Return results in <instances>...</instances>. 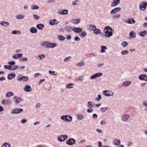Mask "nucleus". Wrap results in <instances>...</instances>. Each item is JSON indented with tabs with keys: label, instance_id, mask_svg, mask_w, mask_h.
Masks as SVG:
<instances>
[{
	"label": "nucleus",
	"instance_id": "f257e3e1",
	"mask_svg": "<svg viewBox=\"0 0 147 147\" xmlns=\"http://www.w3.org/2000/svg\"><path fill=\"white\" fill-rule=\"evenodd\" d=\"M114 30L109 26H106L104 30V32L105 33V37H111L112 35Z\"/></svg>",
	"mask_w": 147,
	"mask_h": 147
},
{
	"label": "nucleus",
	"instance_id": "f03ea898",
	"mask_svg": "<svg viewBox=\"0 0 147 147\" xmlns=\"http://www.w3.org/2000/svg\"><path fill=\"white\" fill-rule=\"evenodd\" d=\"M61 118L62 120H65L67 122H70L72 120V117L68 115L62 116L61 117Z\"/></svg>",
	"mask_w": 147,
	"mask_h": 147
},
{
	"label": "nucleus",
	"instance_id": "7ed1b4c3",
	"mask_svg": "<svg viewBox=\"0 0 147 147\" xmlns=\"http://www.w3.org/2000/svg\"><path fill=\"white\" fill-rule=\"evenodd\" d=\"M23 109L21 108H15L12 109L10 113L12 114H18L22 112Z\"/></svg>",
	"mask_w": 147,
	"mask_h": 147
},
{
	"label": "nucleus",
	"instance_id": "20e7f679",
	"mask_svg": "<svg viewBox=\"0 0 147 147\" xmlns=\"http://www.w3.org/2000/svg\"><path fill=\"white\" fill-rule=\"evenodd\" d=\"M17 80L19 81H23L24 82H26L29 80V78L28 76H23L22 75L18 76L17 77Z\"/></svg>",
	"mask_w": 147,
	"mask_h": 147
},
{
	"label": "nucleus",
	"instance_id": "39448f33",
	"mask_svg": "<svg viewBox=\"0 0 147 147\" xmlns=\"http://www.w3.org/2000/svg\"><path fill=\"white\" fill-rule=\"evenodd\" d=\"M147 6V2H143L140 3L139 8L140 10L144 11L145 10Z\"/></svg>",
	"mask_w": 147,
	"mask_h": 147
},
{
	"label": "nucleus",
	"instance_id": "423d86ee",
	"mask_svg": "<svg viewBox=\"0 0 147 147\" xmlns=\"http://www.w3.org/2000/svg\"><path fill=\"white\" fill-rule=\"evenodd\" d=\"M130 115L129 114H125L122 115L121 119L122 121L126 122L130 118Z\"/></svg>",
	"mask_w": 147,
	"mask_h": 147
},
{
	"label": "nucleus",
	"instance_id": "0eeeda50",
	"mask_svg": "<svg viewBox=\"0 0 147 147\" xmlns=\"http://www.w3.org/2000/svg\"><path fill=\"white\" fill-rule=\"evenodd\" d=\"M68 138L67 135H62L59 136L58 137V140L60 142H63L66 140Z\"/></svg>",
	"mask_w": 147,
	"mask_h": 147
},
{
	"label": "nucleus",
	"instance_id": "6e6552de",
	"mask_svg": "<svg viewBox=\"0 0 147 147\" xmlns=\"http://www.w3.org/2000/svg\"><path fill=\"white\" fill-rule=\"evenodd\" d=\"M103 94L105 96H112L114 94V93L113 92L108 90L103 91Z\"/></svg>",
	"mask_w": 147,
	"mask_h": 147
},
{
	"label": "nucleus",
	"instance_id": "1a4fd4ad",
	"mask_svg": "<svg viewBox=\"0 0 147 147\" xmlns=\"http://www.w3.org/2000/svg\"><path fill=\"white\" fill-rule=\"evenodd\" d=\"M76 143V140L72 138H70L66 142L67 144L71 145L75 144Z\"/></svg>",
	"mask_w": 147,
	"mask_h": 147
},
{
	"label": "nucleus",
	"instance_id": "9d476101",
	"mask_svg": "<svg viewBox=\"0 0 147 147\" xmlns=\"http://www.w3.org/2000/svg\"><path fill=\"white\" fill-rule=\"evenodd\" d=\"M102 75L103 74L102 73H96L92 76L90 77V79L91 80L94 79L97 77H100L102 76Z\"/></svg>",
	"mask_w": 147,
	"mask_h": 147
},
{
	"label": "nucleus",
	"instance_id": "9b49d317",
	"mask_svg": "<svg viewBox=\"0 0 147 147\" xmlns=\"http://www.w3.org/2000/svg\"><path fill=\"white\" fill-rule=\"evenodd\" d=\"M13 98L14 102L17 104H19L22 101V99L19 97L14 96Z\"/></svg>",
	"mask_w": 147,
	"mask_h": 147
},
{
	"label": "nucleus",
	"instance_id": "f8f14e48",
	"mask_svg": "<svg viewBox=\"0 0 147 147\" xmlns=\"http://www.w3.org/2000/svg\"><path fill=\"white\" fill-rule=\"evenodd\" d=\"M121 8L120 7H116L112 9L110 11V13L111 14H113L120 11Z\"/></svg>",
	"mask_w": 147,
	"mask_h": 147
},
{
	"label": "nucleus",
	"instance_id": "ddd939ff",
	"mask_svg": "<svg viewBox=\"0 0 147 147\" xmlns=\"http://www.w3.org/2000/svg\"><path fill=\"white\" fill-rule=\"evenodd\" d=\"M138 78L141 80L147 81V75L142 74L139 76Z\"/></svg>",
	"mask_w": 147,
	"mask_h": 147
},
{
	"label": "nucleus",
	"instance_id": "4468645a",
	"mask_svg": "<svg viewBox=\"0 0 147 147\" xmlns=\"http://www.w3.org/2000/svg\"><path fill=\"white\" fill-rule=\"evenodd\" d=\"M81 19L78 18L77 19H72L71 20V22L74 24H78L81 22Z\"/></svg>",
	"mask_w": 147,
	"mask_h": 147
},
{
	"label": "nucleus",
	"instance_id": "2eb2a0df",
	"mask_svg": "<svg viewBox=\"0 0 147 147\" xmlns=\"http://www.w3.org/2000/svg\"><path fill=\"white\" fill-rule=\"evenodd\" d=\"M58 44L56 42H49V48H53L57 47Z\"/></svg>",
	"mask_w": 147,
	"mask_h": 147
},
{
	"label": "nucleus",
	"instance_id": "dca6fc26",
	"mask_svg": "<svg viewBox=\"0 0 147 147\" xmlns=\"http://www.w3.org/2000/svg\"><path fill=\"white\" fill-rule=\"evenodd\" d=\"M49 42L48 41H43L41 42L40 45L44 47L49 48Z\"/></svg>",
	"mask_w": 147,
	"mask_h": 147
},
{
	"label": "nucleus",
	"instance_id": "f3484780",
	"mask_svg": "<svg viewBox=\"0 0 147 147\" xmlns=\"http://www.w3.org/2000/svg\"><path fill=\"white\" fill-rule=\"evenodd\" d=\"M68 11L66 9H62L58 11V13L60 14L66 15L68 13Z\"/></svg>",
	"mask_w": 147,
	"mask_h": 147
},
{
	"label": "nucleus",
	"instance_id": "a211bd4d",
	"mask_svg": "<svg viewBox=\"0 0 147 147\" xmlns=\"http://www.w3.org/2000/svg\"><path fill=\"white\" fill-rule=\"evenodd\" d=\"M73 30L75 33H79L82 31L83 29L79 27H75L73 28Z\"/></svg>",
	"mask_w": 147,
	"mask_h": 147
},
{
	"label": "nucleus",
	"instance_id": "6ab92c4d",
	"mask_svg": "<svg viewBox=\"0 0 147 147\" xmlns=\"http://www.w3.org/2000/svg\"><path fill=\"white\" fill-rule=\"evenodd\" d=\"M120 0H114L111 4V7H115L118 5L120 3Z\"/></svg>",
	"mask_w": 147,
	"mask_h": 147
},
{
	"label": "nucleus",
	"instance_id": "aec40b11",
	"mask_svg": "<svg viewBox=\"0 0 147 147\" xmlns=\"http://www.w3.org/2000/svg\"><path fill=\"white\" fill-rule=\"evenodd\" d=\"M45 55L44 54L36 55L35 57L36 59L38 60H42L45 58Z\"/></svg>",
	"mask_w": 147,
	"mask_h": 147
},
{
	"label": "nucleus",
	"instance_id": "412c9836",
	"mask_svg": "<svg viewBox=\"0 0 147 147\" xmlns=\"http://www.w3.org/2000/svg\"><path fill=\"white\" fill-rule=\"evenodd\" d=\"M125 22L129 24H133L135 23L136 21L133 18L128 19L125 21Z\"/></svg>",
	"mask_w": 147,
	"mask_h": 147
},
{
	"label": "nucleus",
	"instance_id": "4be33fe9",
	"mask_svg": "<svg viewBox=\"0 0 147 147\" xmlns=\"http://www.w3.org/2000/svg\"><path fill=\"white\" fill-rule=\"evenodd\" d=\"M24 90L26 92H29L32 91V89L29 85H26L25 86Z\"/></svg>",
	"mask_w": 147,
	"mask_h": 147
},
{
	"label": "nucleus",
	"instance_id": "5701e85b",
	"mask_svg": "<svg viewBox=\"0 0 147 147\" xmlns=\"http://www.w3.org/2000/svg\"><path fill=\"white\" fill-rule=\"evenodd\" d=\"M113 142L114 144L116 146L119 145L121 143V141L117 139H114Z\"/></svg>",
	"mask_w": 147,
	"mask_h": 147
},
{
	"label": "nucleus",
	"instance_id": "b1692460",
	"mask_svg": "<svg viewBox=\"0 0 147 147\" xmlns=\"http://www.w3.org/2000/svg\"><path fill=\"white\" fill-rule=\"evenodd\" d=\"M131 83L130 81H125L123 82L122 84V85L123 86H127L130 85Z\"/></svg>",
	"mask_w": 147,
	"mask_h": 147
},
{
	"label": "nucleus",
	"instance_id": "393cba45",
	"mask_svg": "<svg viewBox=\"0 0 147 147\" xmlns=\"http://www.w3.org/2000/svg\"><path fill=\"white\" fill-rule=\"evenodd\" d=\"M44 25L42 24H38L36 26L37 28L40 30H43L44 28Z\"/></svg>",
	"mask_w": 147,
	"mask_h": 147
},
{
	"label": "nucleus",
	"instance_id": "a878e982",
	"mask_svg": "<svg viewBox=\"0 0 147 147\" xmlns=\"http://www.w3.org/2000/svg\"><path fill=\"white\" fill-rule=\"evenodd\" d=\"M37 29L34 27H31L30 28V32L32 33H35L37 32Z\"/></svg>",
	"mask_w": 147,
	"mask_h": 147
},
{
	"label": "nucleus",
	"instance_id": "bb28decb",
	"mask_svg": "<svg viewBox=\"0 0 147 147\" xmlns=\"http://www.w3.org/2000/svg\"><path fill=\"white\" fill-rule=\"evenodd\" d=\"M58 22L56 19H54L50 21L49 24L51 25H54L57 24Z\"/></svg>",
	"mask_w": 147,
	"mask_h": 147
},
{
	"label": "nucleus",
	"instance_id": "cd10ccee",
	"mask_svg": "<svg viewBox=\"0 0 147 147\" xmlns=\"http://www.w3.org/2000/svg\"><path fill=\"white\" fill-rule=\"evenodd\" d=\"M93 32L94 34L97 35L100 34H101L100 30L98 28H96L95 30H94Z\"/></svg>",
	"mask_w": 147,
	"mask_h": 147
},
{
	"label": "nucleus",
	"instance_id": "c85d7f7f",
	"mask_svg": "<svg viewBox=\"0 0 147 147\" xmlns=\"http://www.w3.org/2000/svg\"><path fill=\"white\" fill-rule=\"evenodd\" d=\"M15 18L18 20L23 19L25 18V16L23 15L19 14L16 15Z\"/></svg>",
	"mask_w": 147,
	"mask_h": 147
},
{
	"label": "nucleus",
	"instance_id": "c756f323",
	"mask_svg": "<svg viewBox=\"0 0 147 147\" xmlns=\"http://www.w3.org/2000/svg\"><path fill=\"white\" fill-rule=\"evenodd\" d=\"M16 76L15 73H13L9 74L8 75L7 78L8 80H10L13 79Z\"/></svg>",
	"mask_w": 147,
	"mask_h": 147
},
{
	"label": "nucleus",
	"instance_id": "7c9ffc66",
	"mask_svg": "<svg viewBox=\"0 0 147 147\" xmlns=\"http://www.w3.org/2000/svg\"><path fill=\"white\" fill-rule=\"evenodd\" d=\"M147 34V32L146 31L140 32L138 33L139 36L144 37L146 36Z\"/></svg>",
	"mask_w": 147,
	"mask_h": 147
},
{
	"label": "nucleus",
	"instance_id": "2f4dec72",
	"mask_svg": "<svg viewBox=\"0 0 147 147\" xmlns=\"http://www.w3.org/2000/svg\"><path fill=\"white\" fill-rule=\"evenodd\" d=\"M101 50L100 52L102 53H103L105 52V50H106L107 49V46H102L101 47Z\"/></svg>",
	"mask_w": 147,
	"mask_h": 147
},
{
	"label": "nucleus",
	"instance_id": "473e14b6",
	"mask_svg": "<svg viewBox=\"0 0 147 147\" xmlns=\"http://www.w3.org/2000/svg\"><path fill=\"white\" fill-rule=\"evenodd\" d=\"M88 105L87 107L89 108H91L93 107V106L94 105V103L93 102L89 101L88 103Z\"/></svg>",
	"mask_w": 147,
	"mask_h": 147
},
{
	"label": "nucleus",
	"instance_id": "72a5a7b5",
	"mask_svg": "<svg viewBox=\"0 0 147 147\" xmlns=\"http://www.w3.org/2000/svg\"><path fill=\"white\" fill-rule=\"evenodd\" d=\"M0 24L2 25L5 26H9V24L7 22L1 21L0 22Z\"/></svg>",
	"mask_w": 147,
	"mask_h": 147
},
{
	"label": "nucleus",
	"instance_id": "f704fd0d",
	"mask_svg": "<svg viewBox=\"0 0 147 147\" xmlns=\"http://www.w3.org/2000/svg\"><path fill=\"white\" fill-rule=\"evenodd\" d=\"M84 118V115L82 114H78L77 116V119L78 120H81Z\"/></svg>",
	"mask_w": 147,
	"mask_h": 147
},
{
	"label": "nucleus",
	"instance_id": "c9c22d12",
	"mask_svg": "<svg viewBox=\"0 0 147 147\" xmlns=\"http://www.w3.org/2000/svg\"><path fill=\"white\" fill-rule=\"evenodd\" d=\"M96 28V26L94 25H90L89 26V29L93 31Z\"/></svg>",
	"mask_w": 147,
	"mask_h": 147
},
{
	"label": "nucleus",
	"instance_id": "e433bc0d",
	"mask_svg": "<svg viewBox=\"0 0 147 147\" xmlns=\"http://www.w3.org/2000/svg\"><path fill=\"white\" fill-rule=\"evenodd\" d=\"M14 94L13 93L11 92H7L6 95V96L7 97H10L13 96Z\"/></svg>",
	"mask_w": 147,
	"mask_h": 147
},
{
	"label": "nucleus",
	"instance_id": "4c0bfd02",
	"mask_svg": "<svg viewBox=\"0 0 147 147\" xmlns=\"http://www.w3.org/2000/svg\"><path fill=\"white\" fill-rule=\"evenodd\" d=\"M1 147H11V145L7 142H4L2 144Z\"/></svg>",
	"mask_w": 147,
	"mask_h": 147
},
{
	"label": "nucleus",
	"instance_id": "58836bf2",
	"mask_svg": "<svg viewBox=\"0 0 147 147\" xmlns=\"http://www.w3.org/2000/svg\"><path fill=\"white\" fill-rule=\"evenodd\" d=\"M85 65V62L83 61H81L78 63L76 65L78 67H81Z\"/></svg>",
	"mask_w": 147,
	"mask_h": 147
},
{
	"label": "nucleus",
	"instance_id": "ea45409f",
	"mask_svg": "<svg viewBox=\"0 0 147 147\" xmlns=\"http://www.w3.org/2000/svg\"><path fill=\"white\" fill-rule=\"evenodd\" d=\"M74 85L73 83H69L66 85V87L68 88H73Z\"/></svg>",
	"mask_w": 147,
	"mask_h": 147
},
{
	"label": "nucleus",
	"instance_id": "a19ab883",
	"mask_svg": "<svg viewBox=\"0 0 147 147\" xmlns=\"http://www.w3.org/2000/svg\"><path fill=\"white\" fill-rule=\"evenodd\" d=\"M120 17L121 15L119 13L113 15L112 16V18L114 19H116L117 18H120Z\"/></svg>",
	"mask_w": 147,
	"mask_h": 147
},
{
	"label": "nucleus",
	"instance_id": "79ce46f5",
	"mask_svg": "<svg viewBox=\"0 0 147 147\" xmlns=\"http://www.w3.org/2000/svg\"><path fill=\"white\" fill-rule=\"evenodd\" d=\"M11 33L13 34H18L21 33V32L18 30H15L12 31Z\"/></svg>",
	"mask_w": 147,
	"mask_h": 147
},
{
	"label": "nucleus",
	"instance_id": "37998d69",
	"mask_svg": "<svg viewBox=\"0 0 147 147\" xmlns=\"http://www.w3.org/2000/svg\"><path fill=\"white\" fill-rule=\"evenodd\" d=\"M73 28L71 27L67 26L65 27V30L67 31L70 32L73 30Z\"/></svg>",
	"mask_w": 147,
	"mask_h": 147
},
{
	"label": "nucleus",
	"instance_id": "c03bdc74",
	"mask_svg": "<svg viewBox=\"0 0 147 147\" xmlns=\"http://www.w3.org/2000/svg\"><path fill=\"white\" fill-rule=\"evenodd\" d=\"M129 35L130 37H136V33L133 31H131L130 32L129 34Z\"/></svg>",
	"mask_w": 147,
	"mask_h": 147
},
{
	"label": "nucleus",
	"instance_id": "a18cd8bd",
	"mask_svg": "<svg viewBox=\"0 0 147 147\" xmlns=\"http://www.w3.org/2000/svg\"><path fill=\"white\" fill-rule=\"evenodd\" d=\"M4 67L6 69H8L9 70H11V68H12V66L11 65H5L4 66Z\"/></svg>",
	"mask_w": 147,
	"mask_h": 147
},
{
	"label": "nucleus",
	"instance_id": "49530a36",
	"mask_svg": "<svg viewBox=\"0 0 147 147\" xmlns=\"http://www.w3.org/2000/svg\"><path fill=\"white\" fill-rule=\"evenodd\" d=\"M39 8V7L38 6L33 5L31 7V9L32 10L37 9Z\"/></svg>",
	"mask_w": 147,
	"mask_h": 147
},
{
	"label": "nucleus",
	"instance_id": "de8ad7c7",
	"mask_svg": "<svg viewBox=\"0 0 147 147\" xmlns=\"http://www.w3.org/2000/svg\"><path fill=\"white\" fill-rule=\"evenodd\" d=\"M82 33L80 35V36L82 37H85L87 35L86 33L84 31H82Z\"/></svg>",
	"mask_w": 147,
	"mask_h": 147
},
{
	"label": "nucleus",
	"instance_id": "09e8293b",
	"mask_svg": "<svg viewBox=\"0 0 147 147\" xmlns=\"http://www.w3.org/2000/svg\"><path fill=\"white\" fill-rule=\"evenodd\" d=\"M84 76H80L77 79V81H83L84 80Z\"/></svg>",
	"mask_w": 147,
	"mask_h": 147
},
{
	"label": "nucleus",
	"instance_id": "8fccbe9b",
	"mask_svg": "<svg viewBox=\"0 0 147 147\" xmlns=\"http://www.w3.org/2000/svg\"><path fill=\"white\" fill-rule=\"evenodd\" d=\"M72 57L71 56H69L66 57L63 60V62H66L69 61L71 58Z\"/></svg>",
	"mask_w": 147,
	"mask_h": 147
},
{
	"label": "nucleus",
	"instance_id": "3c124183",
	"mask_svg": "<svg viewBox=\"0 0 147 147\" xmlns=\"http://www.w3.org/2000/svg\"><path fill=\"white\" fill-rule=\"evenodd\" d=\"M108 109V108L107 107H102L100 109V110L101 111L104 112L106 111Z\"/></svg>",
	"mask_w": 147,
	"mask_h": 147
},
{
	"label": "nucleus",
	"instance_id": "603ef678",
	"mask_svg": "<svg viewBox=\"0 0 147 147\" xmlns=\"http://www.w3.org/2000/svg\"><path fill=\"white\" fill-rule=\"evenodd\" d=\"M129 51L127 50H125L121 52L122 55H125L127 54L128 53Z\"/></svg>",
	"mask_w": 147,
	"mask_h": 147
},
{
	"label": "nucleus",
	"instance_id": "864d4df0",
	"mask_svg": "<svg viewBox=\"0 0 147 147\" xmlns=\"http://www.w3.org/2000/svg\"><path fill=\"white\" fill-rule=\"evenodd\" d=\"M128 43L125 41L123 42L121 44V45L123 47H125L127 45Z\"/></svg>",
	"mask_w": 147,
	"mask_h": 147
},
{
	"label": "nucleus",
	"instance_id": "5fc2aeb1",
	"mask_svg": "<svg viewBox=\"0 0 147 147\" xmlns=\"http://www.w3.org/2000/svg\"><path fill=\"white\" fill-rule=\"evenodd\" d=\"M143 105L145 108V110L147 111V100L144 101L143 102Z\"/></svg>",
	"mask_w": 147,
	"mask_h": 147
},
{
	"label": "nucleus",
	"instance_id": "6e6d98bb",
	"mask_svg": "<svg viewBox=\"0 0 147 147\" xmlns=\"http://www.w3.org/2000/svg\"><path fill=\"white\" fill-rule=\"evenodd\" d=\"M33 18L35 20H38L40 18V17L36 14H34Z\"/></svg>",
	"mask_w": 147,
	"mask_h": 147
},
{
	"label": "nucleus",
	"instance_id": "4d7b16f0",
	"mask_svg": "<svg viewBox=\"0 0 147 147\" xmlns=\"http://www.w3.org/2000/svg\"><path fill=\"white\" fill-rule=\"evenodd\" d=\"M49 74L55 76L57 74V72L56 71H49Z\"/></svg>",
	"mask_w": 147,
	"mask_h": 147
},
{
	"label": "nucleus",
	"instance_id": "13d9d810",
	"mask_svg": "<svg viewBox=\"0 0 147 147\" xmlns=\"http://www.w3.org/2000/svg\"><path fill=\"white\" fill-rule=\"evenodd\" d=\"M19 68V67L18 66L16 65H14L13 66V67H12V68H11V70H12V71L15 70L16 69H18Z\"/></svg>",
	"mask_w": 147,
	"mask_h": 147
},
{
	"label": "nucleus",
	"instance_id": "bf43d9fd",
	"mask_svg": "<svg viewBox=\"0 0 147 147\" xmlns=\"http://www.w3.org/2000/svg\"><path fill=\"white\" fill-rule=\"evenodd\" d=\"M79 3V1L77 0H75L72 3V5H74L78 4Z\"/></svg>",
	"mask_w": 147,
	"mask_h": 147
},
{
	"label": "nucleus",
	"instance_id": "052dcab7",
	"mask_svg": "<svg viewBox=\"0 0 147 147\" xmlns=\"http://www.w3.org/2000/svg\"><path fill=\"white\" fill-rule=\"evenodd\" d=\"M101 98L102 97L101 95L99 94L98 96V98H96L95 100L96 101H100Z\"/></svg>",
	"mask_w": 147,
	"mask_h": 147
},
{
	"label": "nucleus",
	"instance_id": "680f3d73",
	"mask_svg": "<svg viewBox=\"0 0 147 147\" xmlns=\"http://www.w3.org/2000/svg\"><path fill=\"white\" fill-rule=\"evenodd\" d=\"M133 144L132 142L131 141H129L127 143V146H128L130 147L133 145Z\"/></svg>",
	"mask_w": 147,
	"mask_h": 147
},
{
	"label": "nucleus",
	"instance_id": "e2e57ef3",
	"mask_svg": "<svg viewBox=\"0 0 147 147\" xmlns=\"http://www.w3.org/2000/svg\"><path fill=\"white\" fill-rule=\"evenodd\" d=\"M16 55L17 59L20 58L22 57V54L21 53L17 54Z\"/></svg>",
	"mask_w": 147,
	"mask_h": 147
},
{
	"label": "nucleus",
	"instance_id": "0e129e2a",
	"mask_svg": "<svg viewBox=\"0 0 147 147\" xmlns=\"http://www.w3.org/2000/svg\"><path fill=\"white\" fill-rule=\"evenodd\" d=\"M8 64L10 65H14L15 64V62L14 61H10L9 62Z\"/></svg>",
	"mask_w": 147,
	"mask_h": 147
},
{
	"label": "nucleus",
	"instance_id": "69168bd1",
	"mask_svg": "<svg viewBox=\"0 0 147 147\" xmlns=\"http://www.w3.org/2000/svg\"><path fill=\"white\" fill-rule=\"evenodd\" d=\"M27 119H22L20 123H26L27 121Z\"/></svg>",
	"mask_w": 147,
	"mask_h": 147
},
{
	"label": "nucleus",
	"instance_id": "338daca9",
	"mask_svg": "<svg viewBox=\"0 0 147 147\" xmlns=\"http://www.w3.org/2000/svg\"><path fill=\"white\" fill-rule=\"evenodd\" d=\"M41 105V104L40 103H37L36 105V108L37 109L39 108L40 107Z\"/></svg>",
	"mask_w": 147,
	"mask_h": 147
},
{
	"label": "nucleus",
	"instance_id": "774afa93",
	"mask_svg": "<svg viewBox=\"0 0 147 147\" xmlns=\"http://www.w3.org/2000/svg\"><path fill=\"white\" fill-rule=\"evenodd\" d=\"M41 76V74L40 73H37L35 74L34 75V77L36 78L38 76Z\"/></svg>",
	"mask_w": 147,
	"mask_h": 147
}]
</instances>
